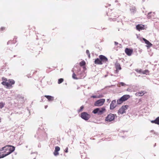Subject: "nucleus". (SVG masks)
<instances>
[{
  "mask_svg": "<svg viewBox=\"0 0 159 159\" xmlns=\"http://www.w3.org/2000/svg\"><path fill=\"white\" fill-rule=\"evenodd\" d=\"M24 98V97L23 96H20L19 97V99H23Z\"/></svg>",
  "mask_w": 159,
  "mask_h": 159,
  "instance_id": "obj_38",
  "label": "nucleus"
},
{
  "mask_svg": "<svg viewBox=\"0 0 159 159\" xmlns=\"http://www.w3.org/2000/svg\"><path fill=\"white\" fill-rule=\"evenodd\" d=\"M5 104L3 102L0 103V108H2L4 106Z\"/></svg>",
  "mask_w": 159,
  "mask_h": 159,
  "instance_id": "obj_30",
  "label": "nucleus"
},
{
  "mask_svg": "<svg viewBox=\"0 0 159 159\" xmlns=\"http://www.w3.org/2000/svg\"><path fill=\"white\" fill-rule=\"evenodd\" d=\"M119 11H119V10H118V12H119Z\"/></svg>",
  "mask_w": 159,
  "mask_h": 159,
  "instance_id": "obj_54",
  "label": "nucleus"
},
{
  "mask_svg": "<svg viewBox=\"0 0 159 159\" xmlns=\"http://www.w3.org/2000/svg\"><path fill=\"white\" fill-rule=\"evenodd\" d=\"M86 53H87V55L89 54H90V53H89V51L88 50H86Z\"/></svg>",
  "mask_w": 159,
  "mask_h": 159,
  "instance_id": "obj_43",
  "label": "nucleus"
},
{
  "mask_svg": "<svg viewBox=\"0 0 159 159\" xmlns=\"http://www.w3.org/2000/svg\"><path fill=\"white\" fill-rule=\"evenodd\" d=\"M91 97L93 98H98V96L96 95H93L91 96Z\"/></svg>",
  "mask_w": 159,
  "mask_h": 159,
  "instance_id": "obj_36",
  "label": "nucleus"
},
{
  "mask_svg": "<svg viewBox=\"0 0 159 159\" xmlns=\"http://www.w3.org/2000/svg\"><path fill=\"white\" fill-rule=\"evenodd\" d=\"M156 124L159 125V117H158L156 118Z\"/></svg>",
  "mask_w": 159,
  "mask_h": 159,
  "instance_id": "obj_32",
  "label": "nucleus"
},
{
  "mask_svg": "<svg viewBox=\"0 0 159 159\" xmlns=\"http://www.w3.org/2000/svg\"><path fill=\"white\" fill-rule=\"evenodd\" d=\"M34 137L35 138H39L38 132H37V133L34 135Z\"/></svg>",
  "mask_w": 159,
  "mask_h": 159,
  "instance_id": "obj_33",
  "label": "nucleus"
},
{
  "mask_svg": "<svg viewBox=\"0 0 159 159\" xmlns=\"http://www.w3.org/2000/svg\"><path fill=\"white\" fill-rule=\"evenodd\" d=\"M126 91H128V92H134V90L133 89L132 86V87H131L128 88L126 89Z\"/></svg>",
  "mask_w": 159,
  "mask_h": 159,
  "instance_id": "obj_26",
  "label": "nucleus"
},
{
  "mask_svg": "<svg viewBox=\"0 0 159 159\" xmlns=\"http://www.w3.org/2000/svg\"><path fill=\"white\" fill-rule=\"evenodd\" d=\"M44 97L46 98L49 101H52L54 100V97L50 95H45Z\"/></svg>",
  "mask_w": 159,
  "mask_h": 159,
  "instance_id": "obj_17",
  "label": "nucleus"
},
{
  "mask_svg": "<svg viewBox=\"0 0 159 159\" xmlns=\"http://www.w3.org/2000/svg\"><path fill=\"white\" fill-rule=\"evenodd\" d=\"M132 86L133 89L134 90V92L140 89V88L139 85H133Z\"/></svg>",
  "mask_w": 159,
  "mask_h": 159,
  "instance_id": "obj_21",
  "label": "nucleus"
},
{
  "mask_svg": "<svg viewBox=\"0 0 159 159\" xmlns=\"http://www.w3.org/2000/svg\"><path fill=\"white\" fill-rule=\"evenodd\" d=\"M103 97V95H99V96H98V98H102Z\"/></svg>",
  "mask_w": 159,
  "mask_h": 159,
  "instance_id": "obj_44",
  "label": "nucleus"
},
{
  "mask_svg": "<svg viewBox=\"0 0 159 159\" xmlns=\"http://www.w3.org/2000/svg\"><path fill=\"white\" fill-rule=\"evenodd\" d=\"M135 70L137 72H138L139 73H141V70H138L137 69H136Z\"/></svg>",
  "mask_w": 159,
  "mask_h": 159,
  "instance_id": "obj_39",
  "label": "nucleus"
},
{
  "mask_svg": "<svg viewBox=\"0 0 159 159\" xmlns=\"http://www.w3.org/2000/svg\"><path fill=\"white\" fill-rule=\"evenodd\" d=\"M80 64L81 66H85V62L84 61H81L80 62Z\"/></svg>",
  "mask_w": 159,
  "mask_h": 159,
  "instance_id": "obj_29",
  "label": "nucleus"
},
{
  "mask_svg": "<svg viewBox=\"0 0 159 159\" xmlns=\"http://www.w3.org/2000/svg\"><path fill=\"white\" fill-rule=\"evenodd\" d=\"M65 152L66 153L68 152V148L67 147L66 148L65 150Z\"/></svg>",
  "mask_w": 159,
  "mask_h": 159,
  "instance_id": "obj_41",
  "label": "nucleus"
},
{
  "mask_svg": "<svg viewBox=\"0 0 159 159\" xmlns=\"http://www.w3.org/2000/svg\"><path fill=\"white\" fill-rule=\"evenodd\" d=\"M152 14V12H149L148 13L147 16V17L149 19L151 17V14Z\"/></svg>",
  "mask_w": 159,
  "mask_h": 159,
  "instance_id": "obj_31",
  "label": "nucleus"
},
{
  "mask_svg": "<svg viewBox=\"0 0 159 159\" xmlns=\"http://www.w3.org/2000/svg\"><path fill=\"white\" fill-rule=\"evenodd\" d=\"M16 37H14V38L13 39V43H15L16 42Z\"/></svg>",
  "mask_w": 159,
  "mask_h": 159,
  "instance_id": "obj_40",
  "label": "nucleus"
},
{
  "mask_svg": "<svg viewBox=\"0 0 159 159\" xmlns=\"http://www.w3.org/2000/svg\"><path fill=\"white\" fill-rule=\"evenodd\" d=\"M74 69H75V68H74ZM74 70H75L74 69Z\"/></svg>",
  "mask_w": 159,
  "mask_h": 159,
  "instance_id": "obj_56",
  "label": "nucleus"
},
{
  "mask_svg": "<svg viewBox=\"0 0 159 159\" xmlns=\"http://www.w3.org/2000/svg\"><path fill=\"white\" fill-rule=\"evenodd\" d=\"M100 61V59L99 58H97L95 59L94 61V63L96 64L102 65V63Z\"/></svg>",
  "mask_w": 159,
  "mask_h": 159,
  "instance_id": "obj_16",
  "label": "nucleus"
},
{
  "mask_svg": "<svg viewBox=\"0 0 159 159\" xmlns=\"http://www.w3.org/2000/svg\"><path fill=\"white\" fill-rule=\"evenodd\" d=\"M72 71L73 72V74H72V76L73 78V79H75V80L78 79H79V78L78 77V76L77 77H76V75L75 73L74 72V71L73 70H72Z\"/></svg>",
  "mask_w": 159,
  "mask_h": 159,
  "instance_id": "obj_25",
  "label": "nucleus"
},
{
  "mask_svg": "<svg viewBox=\"0 0 159 159\" xmlns=\"http://www.w3.org/2000/svg\"><path fill=\"white\" fill-rule=\"evenodd\" d=\"M143 2H144L145 1V0H142Z\"/></svg>",
  "mask_w": 159,
  "mask_h": 159,
  "instance_id": "obj_50",
  "label": "nucleus"
},
{
  "mask_svg": "<svg viewBox=\"0 0 159 159\" xmlns=\"http://www.w3.org/2000/svg\"><path fill=\"white\" fill-rule=\"evenodd\" d=\"M15 147L11 145H7L0 149V158H3L13 152Z\"/></svg>",
  "mask_w": 159,
  "mask_h": 159,
  "instance_id": "obj_1",
  "label": "nucleus"
},
{
  "mask_svg": "<svg viewBox=\"0 0 159 159\" xmlns=\"http://www.w3.org/2000/svg\"><path fill=\"white\" fill-rule=\"evenodd\" d=\"M1 83L3 85L6 86L7 88H9L10 87V85L9 84L8 82H7L5 81H3Z\"/></svg>",
  "mask_w": 159,
  "mask_h": 159,
  "instance_id": "obj_19",
  "label": "nucleus"
},
{
  "mask_svg": "<svg viewBox=\"0 0 159 159\" xmlns=\"http://www.w3.org/2000/svg\"><path fill=\"white\" fill-rule=\"evenodd\" d=\"M148 72V70H145L143 71L142 72V73L143 74H146Z\"/></svg>",
  "mask_w": 159,
  "mask_h": 159,
  "instance_id": "obj_35",
  "label": "nucleus"
},
{
  "mask_svg": "<svg viewBox=\"0 0 159 159\" xmlns=\"http://www.w3.org/2000/svg\"><path fill=\"white\" fill-rule=\"evenodd\" d=\"M106 111L105 107H99L95 109L92 111L94 114H97L98 115H101Z\"/></svg>",
  "mask_w": 159,
  "mask_h": 159,
  "instance_id": "obj_3",
  "label": "nucleus"
},
{
  "mask_svg": "<svg viewBox=\"0 0 159 159\" xmlns=\"http://www.w3.org/2000/svg\"><path fill=\"white\" fill-rule=\"evenodd\" d=\"M115 65L116 70H120L121 69V67L119 63H116L115 64Z\"/></svg>",
  "mask_w": 159,
  "mask_h": 159,
  "instance_id": "obj_22",
  "label": "nucleus"
},
{
  "mask_svg": "<svg viewBox=\"0 0 159 159\" xmlns=\"http://www.w3.org/2000/svg\"><path fill=\"white\" fill-rule=\"evenodd\" d=\"M143 39L145 43L148 45V47H150L152 45V44L148 41L145 38H143Z\"/></svg>",
  "mask_w": 159,
  "mask_h": 159,
  "instance_id": "obj_15",
  "label": "nucleus"
},
{
  "mask_svg": "<svg viewBox=\"0 0 159 159\" xmlns=\"http://www.w3.org/2000/svg\"><path fill=\"white\" fill-rule=\"evenodd\" d=\"M117 106L116 100H112L110 105V109L111 110L114 109Z\"/></svg>",
  "mask_w": 159,
  "mask_h": 159,
  "instance_id": "obj_10",
  "label": "nucleus"
},
{
  "mask_svg": "<svg viewBox=\"0 0 159 159\" xmlns=\"http://www.w3.org/2000/svg\"><path fill=\"white\" fill-rule=\"evenodd\" d=\"M80 117L85 120L87 121L91 117V116L87 112H83L81 114Z\"/></svg>",
  "mask_w": 159,
  "mask_h": 159,
  "instance_id": "obj_5",
  "label": "nucleus"
},
{
  "mask_svg": "<svg viewBox=\"0 0 159 159\" xmlns=\"http://www.w3.org/2000/svg\"><path fill=\"white\" fill-rule=\"evenodd\" d=\"M128 107V105H125L122 106L118 110V113L119 115L120 114H122L125 112V110H127Z\"/></svg>",
  "mask_w": 159,
  "mask_h": 159,
  "instance_id": "obj_7",
  "label": "nucleus"
},
{
  "mask_svg": "<svg viewBox=\"0 0 159 159\" xmlns=\"http://www.w3.org/2000/svg\"><path fill=\"white\" fill-rule=\"evenodd\" d=\"M5 29V28L4 27H2L0 29V31H3V30H4Z\"/></svg>",
  "mask_w": 159,
  "mask_h": 159,
  "instance_id": "obj_42",
  "label": "nucleus"
},
{
  "mask_svg": "<svg viewBox=\"0 0 159 159\" xmlns=\"http://www.w3.org/2000/svg\"><path fill=\"white\" fill-rule=\"evenodd\" d=\"M88 57L89 58H90V54H88Z\"/></svg>",
  "mask_w": 159,
  "mask_h": 159,
  "instance_id": "obj_47",
  "label": "nucleus"
},
{
  "mask_svg": "<svg viewBox=\"0 0 159 159\" xmlns=\"http://www.w3.org/2000/svg\"><path fill=\"white\" fill-rule=\"evenodd\" d=\"M153 130H151V132H153Z\"/></svg>",
  "mask_w": 159,
  "mask_h": 159,
  "instance_id": "obj_51",
  "label": "nucleus"
},
{
  "mask_svg": "<svg viewBox=\"0 0 159 159\" xmlns=\"http://www.w3.org/2000/svg\"><path fill=\"white\" fill-rule=\"evenodd\" d=\"M130 97V96L129 95L126 94L123 95L121 98L123 100L124 102L126 101L128 99H129Z\"/></svg>",
  "mask_w": 159,
  "mask_h": 159,
  "instance_id": "obj_14",
  "label": "nucleus"
},
{
  "mask_svg": "<svg viewBox=\"0 0 159 159\" xmlns=\"http://www.w3.org/2000/svg\"><path fill=\"white\" fill-rule=\"evenodd\" d=\"M145 26L142 24H138L136 26V29L140 31L141 30H144V29Z\"/></svg>",
  "mask_w": 159,
  "mask_h": 159,
  "instance_id": "obj_13",
  "label": "nucleus"
},
{
  "mask_svg": "<svg viewBox=\"0 0 159 159\" xmlns=\"http://www.w3.org/2000/svg\"><path fill=\"white\" fill-rule=\"evenodd\" d=\"M84 108V106H81L80 108V109L78 110L77 111L78 112H81L83 110V109Z\"/></svg>",
  "mask_w": 159,
  "mask_h": 159,
  "instance_id": "obj_27",
  "label": "nucleus"
},
{
  "mask_svg": "<svg viewBox=\"0 0 159 159\" xmlns=\"http://www.w3.org/2000/svg\"><path fill=\"white\" fill-rule=\"evenodd\" d=\"M115 117H117L116 114L110 113L106 117L105 120L107 122H111L114 120Z\"/></svg>",
  "mask_w": 159,
  "mask_h": 159,
  "instance_id": "obj_4",
  "label": "nucleus"
},
{
  "mask_svg": "<svg viewBox=\"0 0 159 159\" xmlns=\"http://www.w3.org/2000/svg\"><path fill=\"white\" fill-rule=\"evenodd\" d=\"M15 56H15V55H14V57H15Z\"/></svg>",
  "mask_w": 159,
  "mask_h": 159,
  "instance_id": "obj_55",
  "label": "nucleus"
},
{
  "mask_svg": "<svg viewBox=\"0 0 159 159\" xmlns=\"http://www.w3.org/2000/svg\"><path fill=\"white\" fill-rule=\"evenodd\" d=\"M5 80H6L7 81V80L6 79H5Z\"/></svg>",
  "mask_w": 159,
  "mask_h": 159,
  "instance_id": "obj_53",
  "label": "nucleus"
},
{
  "mask_svg": "<svg viewBox=\"0 0 159 159\" xmlns=\"http://www.w3.org/2000/svg\"><path fill=\"white\" fill-rule=\"evenodd\" d=\"M131 12L134 14L136 12V9L135 7L131 6L130 8Z\"/></svg>",
  "mask_w": 159,
  "mask_h": 159,
  "instance_id": "obj_20",
  "label": "nucleus"
},
{
  "mask_svg": "<svg viewBox=\"0 0 159 159\" xmlns=\"http://www.w3.org/2000/svg\"><path fill=\"white\" fill-rule=\"evenodd\" d=\"M119 84H121L122 86H125L126 85V84L123 82H120Z\"/></svg>",
  "mask_w": 159,
  "mask_h": 159,
  "instance_id": "obj_34",
  "label": "nucleus"
},
{
  "mask_svg": "<svg viewBox=\"0 0 159 159\" xmlns=\"http://www.w3.org/2000/svg\"><path fill=\"white\" fill-rule=\"evenodd\" d=\"M125 52L126 54L128 56H130L131 55L133 52V50L128 48H126L125 50Z\"/></svg>",
  "mask_w": 159,
  "mask_h": 159,
  "instance_id": "obj_11",
  "label": "nucleus"
},
{
  "mask_svg": "<svg viewBox=\"0 0 159 159\" xmlns=\"http://www.w3.org/2000/svg\"><path fill=\"white\" fill-rule=\"evenodd\" d=\"M123 102H124V101H123V100L121 98H120L117 100V104H120L122 103Z\"/></svg>",
  "mask_w": 159,
  "mask_h": 159,
  "instance_id": "obj_24",
  "label": "nucleus"
},
{
  "mask_svg": "<svg viewBox=\"0 0 159 159\" xmlns=\"http://www.w3.org/2000/svg\"><path fill=\"white\" fill-rule=\"evenodd\" d=\"M64 80L62 78H60L58 80V84H60Z\"/></svg>",
  "mask_w": 159,
  "mask_h": 159,
  "instance_id": "obj_28",
  "label": "nucleus"
},
{
  "mask_svg": "<svg viewBox=\"0 0 159 159\" xmlns=\"http://www.w3.org/2000/svg\"><path fill=\"white\" fill-rule=\"evenodd\" d=\"M144 94V92L143 91H141L140 92L136 93H135V95L136 96H141L143 95Z\"/></svg>",
  "mask_w": 159,
  "mask_h": 159,
  "instance_id": "obj_18",
  "label": "nucleus"
},
{
  "mask_svg": "<svg viewBox=\"0 0 159 159\" xmlns=\"http://www.w3.org/2000/svg\"><path fill=\"white\" fill-rule=\"evenodd\" d=\"M99 58L100 59V61L101 62L103 63H106L108 61V60L107 57L103 55H100L99 56Z\"/></svg>",
  "mask_w": 159,
  "mask_h": 159,
  "instance_id": "obj_9",
  "label": "nucleus"
},
{
  "mask_svg": "<svg viewBox=\"0 0 159 159\" xmlns=\"http://www.w3.org/2000/svg\"><path fill=\"white\" fill-rule=\"evenodd\" d=\"M47 107H48V106H45V109L47 108Z\"/></svg>",
  "mask_w": 159,
  "mask_h": 159,
  "instance_id": "obj_48",
  "label": "nucleus"
},
{
  "mask_svg": "<svg viewBox=\"0 0 159 159\" xmlns=\"http://www.w3.org/2000/svg\"><path fill=\"white\" fill-rule=\"evenodd\" d=\"M9 84L10 85V87L12 84H15V81L14 80L12 79L9 80L8 81Z\"/></svg>",
  "mask_w": 159,
  "mask_h": 159,
  "instance_id": "obj_23",
  "label": "nucleus"
},
{
  "mask_svg": "<svg viewBox=\"0 0 159 159\" xmlns=\"http://www.w3.org/2000/svg\"><path fill=\"white\" fill-rule=\"evenodd\" d=\"M151 122L152 123H154L156 124V123H157L156 118V119L155 120H152L151 121Z\"/></svg>",
  "mask_w": 159,
  "mask_h": 159,
  "instance_id": "obj_37",
  "label": "nucleus"
},
{
  "mask_svg": "<svg viewBox=\"0 0 159 159\" xmlns=\"http://www.w3.org/2000/svg\"><path fill=\"white\" fill-rule=\"evenodd\" d=\"M115 12H113L111 14V16L112 17H117V18H113L112 17L111 18H109L110 20V21H117V22H119L120 21V20H118V17H119V16L118 15H116L115 16Z\"/></svg>",
  "mask_w": 159,
  "mask_h": 159,
  "instance_id": "obj_8",
  "label": "nucleus"
},
{
  "mask_svg": "<svg viewBox=\"0 0 159 159\" xmlns=\"http://www.w3.org/2000/svg\"><path fill=\"white\" fill-rule=\"evenodd\" d=\"M115 45H116L118 44V43H117L116 42H115Z\"/></svg>",
  "mask_w": 159,
  "mask_h": 159,
  "instance_id": "obj_46",
  "label": "nucleus"
},
{
  "mask_svg": "<svg viewBox=\"0 0 159 159\" xmlns=\"http://www.w3.org/2000/svg\"><path fill=\"white\" fill-rule=\"evenodd\" d=\"M81 157H82V158H83V157H82V155H81Z\"/></svg>",
  "mask_w": 159,
  "mask_h": 159,
  "instance_id": "obj_52",
  "label": "nucleus"
},
{
  "mask_svg": "<svg viewBox=\"0 0 159 159\" xmlns=\"http://www.w3.org/2000/svg\"><path fill=\"white\" fill-rule=\"evenodd\" d=\"M75 68H76L77 70H76V74L77 76L79 79H81L84 78L85 76V73L84 71H81V68L79 66H76Z\"/></svg>",
  "mask_w": 159,
  "mask_h": 159,
  "instance_id": "obj_2",
  "label": "nucleus"
},
{
  "mask_svg": "<svg viewBox=\"0 0 159 159\" xmlns=\"http://www.w3.org/2000/svg\"><path fill=\"white\" fill-rule=\"evenodd\" d=\"M60 150V148L58 146H56L55 148V150L54 152H53V154L55 156H57L59 154L58 152Z\"/></svg>",
  "mask_w": 159,
  "mask_h": 159,
  "instance_id": "obj_12",
  "label": "nucleus"
},
{
  "mask_svg": "<svg viewBox=\"0 0 159 159\" xmlns=\"http://www.w3.org/2000/svg\"><path fill=\"white\" fill-rule=\"evenodd\" d=\"M33 159H36L35 158H34Z\"/></svg>",
  "mask_w": 159,
  "mask_h": 159,
  "instance_id": "obj_57",
  "label": "nucleus"
},
{
  "mask_svg": "<svg viewBox=\"0 0 159 159\" xmlns=\"http://www.w3.org/2000/svg\"><path fill=\"white\" fill-rule=\"evenodd\" d=\"M105 102L104 99H101L97 100L94 103V105L96 107L101 106L103 105Z\"/></svg>",
  "mask_w": 159,
  "mask_h": 159,
  "instance_id": "obj_6",
  "label": "nucleus"
},
{
  "mask_svg": "<svg viewBox=\"0 0 159 159\" xmlns=\"http://www.w3.org/2000/svg\"><path fill=\"white\" fill-rule=\"evenodd\" d=\"M109 100H110V99H108L107 100V102L109 101Z\"/></svg>",
  "mask_w": 159,
  "mask_h": 159,
  "instance_id": "obj_49",
  "label": "nucleus"
},
{
  "mask_svg": "<svg viewBox=\"0 0 159 159\" xmlns=\"http://www.w3.org/2000/svg\"><path fill=\"white\" fill-rule=\"evenodd\" d=\"M11 42V41H8L7 43V44H10Z\"/></svg>",
  "mask_w": 159,
  "mask_h": 159,
  "instance_id": "obj_45",
  "label": "nucleus"
}]
</instances>
